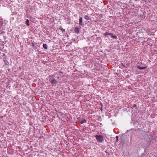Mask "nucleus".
Listing matches in <instances>:
<instances>
[{
	"instance_id": "4be33fe9",
	"label": "nucleus",
	"mask_w": 157,
	"mask_h": 157,
	"mask_svg": "<svg viewBox=\"0 0 157 157\" xmlns=\"http://www.w3.org/2000/svg\"><path fill=\"white\" fill-rule=\"evenodd\" d=\"M105 152H106V153H107V152H107V151H105Z\"/></svg>"
},
{
	"instance_id": "ddd939ff",
	"label": "nucleus",
	"mask_w": 157,
	"mask_h": 157,
	"mask_svg": "<svg viewBox=\"0 0 157 157\" xmlns=\"http://www.w3.org/2000/svg\"><path fill=\"white\" fill-rule=\"evenodd\" d=\"M60 30L63 33L65 31V29H63V28H61L60 29Z\"/></svg>"
},
{
	"instance_id": "9b49d317",
	"label": "nucleus",
	"mask_w": 157,
	"mask_h": 157,
	"mask_svg": "<svg viewBox=\"0 0 157 157\" xmlns=\"http://www.w3.org/2000/svg\"><path fill=\"white\" fill-rule=\"evenodd\" d=\"M139 157H148V155L143 154L141 155V156Z\"/></svg>"
},
{
	"instance_id": "7ed1b4c3",
	"label": "nucleus",
	"mask_w": 157,
	"mask_h": 157,
	"mask_svg": "<svg viewBox=\"0 0 157 157\" xmlns=\"http://www.w3.org/2000/svg\"><path fill=\"white\" fill-rule=\"evenodd\" d=\"M79 24L81 25H84V24L82 22V17H79Z\"/></svg>"
},
{
	"instance_id": "2eb2a0df",
	"label": "nucleus",
	"mask_w": 157,
	"mask_h": 157,
	"mask_svg": "<svg viewBox=\"0 0 157 157\" xmlns=\"http://www.w3.org/2000/svg\"><path fill=\"white\" fill-rule=\"evenodd\" d=\"M136 104H134L132 106V107H131V108L132 109H133L136 106Z\"/></svg>"
},
{
	"instance_id": "f03ea898",
	"label": "nucleus",
	"mask_w": 157,
	"mask_h": 157,
	"mask_svg": "<svg viewBox=\"0 0 157 157\" xmlns=\"http://www.w3.org/2000/svg\"><path fill=\"white\" fill-rule=\"evenodd\" d=\"M95 138L97 141L100 143L102 142L104 140L103 136L101 135H97Z\"/></svg>"
},
{
	"instance_id": "412c9836",
	"label": "nucleus",
	"mask_w": 157,
	"mask_h": 157,
	"mask_svg": "<svg viewBox=\"0 0 157 157\" xmlns=\"http://www.w3.org/2000/svg\"><path fill=\"white\" fill-rule=\"evenodd\" d=\"M142 132H144L145 133V134H146V132H145L144 131H142Z\"/></svg>"
},
{
	"instance_id": "423d86ee",
	"label": "nucleus",
	"mask_w": 157,
	"mask_h": 157,
	"mask_svg": "<svg viewBox=\"0 0 157 157\" xmlns=\"http://www.w3.org/2000/svg\"><path fill=\"white\" fill-rule=\"evenodd\" d=\"M74 31L76 33H78L79 32V28L76 27L74 30Z\"/></svg>"
},
{
	"instance_id": "b1692460",
	"label": "nucleus",
	"mask_w": 157,
	"mask_h": 157,
	"mask_svg": "<svg viewBox=\"0 0 157 157\" xmlns=\"http://www.w3.org/2000/svg\"><path fill=\"white\" fill-rule=\"evenodd\" d=\"M101 111H102V108H101Z\"/></svg>"
},
{
	"instance_id": "9d476101",
	"label": "nucleus",
	"mask_w": 157,
	"mask_h": 157,
	"mask_svg": "<svg viewBox=\"0 0 157 157\" xmlns=\"http://www.w3.org/2000/svg\"><path fill=\"white\" fill-rule=\"evenodd\" d=\"M111 37L113 39H116L117 38V37L116 36H113L112 33L111 35Z\"/></svg>"
},
{
	"instance_id": "aec40b11",
	"label": "nucleus",
	"mask_w": 157,
	"mask_h": 157,
	"mask_svg": "<svg viewBox=\"0 0 157 157\" xmlns=\"http://www.w3.org/2000/svg\"><path fill=\"white\" fill-rule=\"evenodd\" d=\"M58 113L60 114V115L62 114V113L61 112H59Z\"/></svg>"
},
{
	"instance_id": "f8f14e48",
	"label": "nucleus",
	"mask_w": 157,
	"mask_h": 157,
	"mask_svg": "<svg viewBox=\"0 0 157 157\" xmlns=\"http://www.w3.org/2000/svg\"><path fill=\"white\" fill-rule=\"evenodd\" d=\"M43 46L44 49H46L48 48V46L46 44H43Z\"/></svg>"
},
{
	"instance_id": "4468645a",
	"label": "nucleus",
	"mask_w": 157,
	"mask_h": 157,
	"mask_svg": "<svg viewBox=\"0 0 157 157\" xmlns=\"http://www.w3.org/2000/svg\"><path fill=\"white\" fill-rule=\"evenodd\" d=\"M77 119L79 121V122L81 121V120L82 119L81 117H78L77 118Z\"/></svg>"
},
{
	"instance_id": "a211bd4d",
	"label": "nucleus",
	"mask_w": 157,
	"mask_h": 157,
	"mask_svg": "<svg viewBox=\"0 0 157 157\" xmlns=\"http://www.w3.org/2000/svg\"><path fill=\"white\" fill-rule=\"evenodd\" d=\"M32 45L33 47H34L35 46L34 44L33 43H32Z\"/></svg>"
},
{
	"instance_id": "6ab92c4d",
	"label": "nucleus",
	"mask_w": 157,
	"mask_h": 157,
	"mask_svg": "<svg viewBox=\"0 0 157 157\" xmlns=\"http://www.w3.org/2000/svg\"><path fill=\"white\" fill-rule=\"evenodd\" d=\"M59 72V73H62V74L63 73V72H62L61 71H60Z\"/></svg>"
},
{
	"instance_id": "dca6fc26",
	"label": "nucleus",
	"mask_w": 157,
	"mask_h": 157,
	"mask_svg": "<svg viewBox=\"0 0 157 157\" xmlns=\"http://www.w3.org/2000/svg\"><path fill=\"white\" fill-rule=\"evenodd\" d=\"M116 141L117 142L118 140V137L117 136H116Z\"/></svg>"
},
{
	"instance_id": "f3484780",
	"label": "nucleus",
	"mask_w": 157,
	"mask_h": 157,
	"mask_svg": "<svg viewBox=\"0 0 157 157\" xmlns=\"http://www.w3.org/2000/svg\"><path fill=\"white\" fill-rule=\"evenodd\" d=\"M33 124V123L32 122H29V124L30 125H32Z\"/></svg>"
},
{
	"instance_id": "6e6552de",
	"label": "nucleus",
	"mask_w": 157,
	"mask_h": 157,
	"mask_svg": "<svg viewBox=\"0 0 157 157\" xmlns=\"http://www.w3.org/2000/svg\"><path fill=\"white\" fill-rule=\"evenodd\" d=\"M87 120L86 119H84L82 121H79V122H80L81 124H82L83 123H86V122Z\"/></svg>"
},
{
	"instance_id": "20e7f679",
	"label": "nucleus",
	"mask_w": 157,
	"mask_h": 157,
	"mask_svg": "<svg viewBox=\"0 0 157 157\" xmlns=\"http://www.w3.org/2000/svg\"><path fill=\"white\" fill-rule=\"evenodd\" d=\"M104 36L107 37L108 38H109V36H110L111 35V33H108L107 32H105L104 34Z\"/></svg>"
},
{
	"instance_id": "1a4fd4ad",
	"label": "nucleus",
	"mask_w": 157,
	"mask_h": 157,
	"mask_svg": "<svg viewBox=\"0 0 157 157\" xmlns=\"http://www.w3.org/2000/svg\"><path fill=\"white\" fill-rule=\"evenodd\" d=\"M29 20L28 19H27L25 21V22L26 25L28 26H29Z\"/></svg>"
},
{
	"instance_id": "5701e85b",
	"label": "nucleus",
	"mask_w": 157,
	"mask_h": 157,
	"mask_svg": "<svg viewBox=\"0 0 157 157\" xmlns=\"http://www.w3.org/2000/svg\"><path fill=\"white\" fill-rule=\"evenodd\" d=\"M133 129L135 130V131H136V129Z\"/></svg>"
},
{
	"instance_id": "f257e3e1",
	"label": "nucleus",
	"mask_w": 157,
	"mask_h": 157,
	"mask_svg": "<svg viewBox=\"0 0 157 157\" xmlns=\"http://www.w3.org/2000/svg\"><path fill=\"white\" fill-rule=\"evenodd\" d=\"M55 75H50L49 76V81L51 83L52 85L56 86L57 83V81L55 78Z\"/></svg>"
},
{
	"instance_id": "0eeeda50",
	"label": "nucleus",
	"mask_w": 157,
	"mask_h": 157,
	"mask_svg": "<svg viewBox=\"0 0 157 157\" xmlns=\"http://www.w3.org/2000/svg\"><path fill=\"white\" fill-rule=\"evenodd\" d=\"M85 18L87 21L90 20L91 18L90 17L88 16L87 15H86L85 16Z\"/></svg>"
},
{
	"instance_id": "39448f33",
	"label": "nucleus",
	"mask_w": 157,
	"mask_h": 157,
	"mask_svg": "<svg viewBox=\"0 0 157 157\" xmlns=\"http://www.w3.org/2000/svg\"><path fill=\"white\" fill-rule=\"evenodd\" d=\"M137 68L139 69H140V70H143V69H146L147 68V67L146 66L145 67H141L139 66L138 65L137 66Z\"/></svg>"
}]
</instances>
